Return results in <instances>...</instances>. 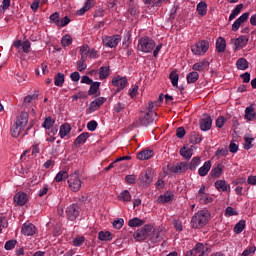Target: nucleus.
Instances as JSON below:
<instances>
[{
	"mask_svg": "<svg viewBox=\"0 0 256 256\" xmlns=\"http://www.w3.org/2000/svg\"><path fill=\"white\" fill-rule=\"evenodd\" d=\"M225 49H227L225 38L219 37L216 41V51H218V53H225Z\"/></svg>",
	"mask_w": 256,
	"mask_h": 256,
	"instance_id": "nucleus-22",
	"label": "nucleus"
},
{
	"mask_svg": "<svg viewBox=\"0 0 256 256\" xmlns=\"http://www.w3.org/2000/svg\"><path fill=\"white\" fill-rule=\"evenodd\" d=\"M191 51L193 55H205L209 51V42L206 40H201L195 45L191 46Z\"/></svg>",
	"mask_w": 256,
	"mask_h": 256,
	"instance_id": "nucleus-5",
	"label": "nucleus"
},
{
	"mask_svg": "<svg viewBox=\"0 0 256 256\" xmlns=\"http://www.w3.org/2000/svg\"><path fill=\"white\" fill-rule=\"evenodd\" d=\"M235 215H239V213L235 209H233V207L229 206L226 208L225 210L226 217H233Z\"/></svg>",
	"mask_w": 256,
	"mask_h": 256,
	"instance_id": "nucleus-55",
	"label": "nucleus"
},
{
	"mask_svg": "<svg viewBox=\"0 0 256 256\" xmlns=\"http://www.w3.org/2000/svg\"><path fill=\"white\" fill-rule=\"evenodd\" d=\"M236 67L240 71H245L246 69H249V62L245 58H239L236 61Z\"/></svg>",
	"mask_w": 256,
	"mask_h": 256,
	"instance_id": "nucleus-27",
	"label": "nucleus"
},
{
	"mask_svg": "<svg viewBox=\"0 0 256 256\" xmlns=\"http://www.w3.org/2000/svg\"><path fill=\"white\" fill-rule=\"evenodd\" d=\"M196 11L198 12V15H201V17H205V15H207V3L206 2L198 3Z\"/></svg>",
	"mask_w": 256,
	"mask_h": 256,
	"instance_id": "nucleus-30",
	"label": "nucleus"
},
{
	"mask_svg": "<svg viewBox=\"0 0 256 256\" xmlns=\"http://www.w3.org/2000/svg\"><path fill=\"white\" fill-rule=\"evenodd\" d=\"M69 133H71V125H69L68 123L63 124L60 127V131H59V135L61 139H65V137H67Z\"/></svg>",
	"mask_w": 256,
	"mask_h": 256,
	"instance_id": "nucleus-26",
	"label": "nucleus"
},
{
	"mask_svg": "<svg viewBox=\"0 0 256 256\" xmlns=\"http://www.w3.org/2000/svg\"><path fill=\"white\" fill-rule=\"evenodd\" d=\"M125 181L126 183H128L129 185H133V183H135V181H137V176L135 175H127L125 177Z\"/></svg>",
	"mask_w": 256,
	"mask_h": 256,
	"instance_id": "nucleus-60",
	"label": "nucleus"
},
{
	"mask_svg": "<svg viewBox=\"0 0 256 256\" xmlns=\"http://www.w3.org/2000/svg\"><path fill=\"white\" fill-rule=\"evenodd\" d=\"M190 141L191 143H194V144L200 143L201 141H203V136L193 132L191 134Z\"/></svg>",
	"mask_w": 256,
	"mask_h": 256,
	"instance_id": "nucleus-48",
	"label": "nucleus"
},
{
	"mask_svg": "<svg viewBox=\"0 0 256 256\" xmlns=\"http://www.w3.org/2000/svg\"><path fill=\"white\" fill-rule=\"evenodd\" d=\"M151 157H153L152 150H142L137 155V159L140 161H147V159H151Z\"/></svg>",
	"mask_w": 256,
	"mask_h": 256,
	"instance_id": "nucleus-24",
	"label": "nucleus"
},
{
	"mask_svg": "<svg viewBox=\"0 0 256 256\" xmlns=\"http://www.w3.org/2000/svg\"><path fill=\"white\" fill-rule=\"evenodd\" d=\"M57 21H59V13L54 12L52 15H50V23H55V25H57Z\"/></svg>",
	"mask_w": 256,
	"mask_h": 256,
	"instance_id": "nucleus-63",
	"label": "nucleus"
},
{
	"mask_svg": "<svg viewBox=\"0 0 256 256\" xmlns=\"http://www.w3.org/2000/svg\"><path fill=\"white\" fill-rule=\"evenodd\" d=\"M187 82L188 83H195L199 79V73L194 71L187 74Z\"/></svg>",
	"mask_w": 256,
	"mask_h": 256,
	"instance_id": "nucleus-43",
	"label": "nucleus"
},
{
	"mask_svg": "<svg viewBox=\"0 0 256 256\" xmlns=\"http://www.w3.org/2000/svg\"><path fill=\"white\" fill-rule=\"evenodd\" d=\"M119 41H121V36L119 35H114V36H106L103 39V43L104 45H106V47H115L116 45H119Z\"/></svg>",
	"mask_w": 256,
	"mask_h": 256,
	"instance_id": "nucleus-11",
	"label": "nucleus"
},
{
	"mask_svg": "<svg viewBox=\"0 0 256 256\" xmlns=\"http://www.w3.org/2000/svg\"><path fill=\"white\" fill-rule=\"evenodd\" d=\"M169 79L171 80L173 87H177L179 83V74H177L175 71H172L169 75Z\"/></svg>",
	"mask_w": 256,
	"mask_h": 256,
	"instance_id": "nucleus-44",
	"label": "nucleus"
},
{
	"mask_svg": "<svg viewBox=\"0 0 256 256\" xmlns=\"http://www.w3.org/2000/svg\"><path fill=\"white\" fill-rule=\"evenodd\" d=\"M215 187L217 191L229 192L231 190V186H229L225 180L216 181Z\"/></svg>",
	"mask_w": 256,
	"mask_h": 256,
	"instance_id": "nucleus-21",
	"label": "nucleus"
},
{
	"mask_svg": "<svg viewBox=\"0 0 256 256\" xmlns=\"http://www.w3.org/2000/svg\"><path fill=\"white\" fill-rule=\"evenodd\" d=\"M164 236H165V231H163L160 228H156V229L152 228V231L150 232V235H149L150 241L152 243H161V241H163Z\"/></svg>",
	"mask_w": 256,
	"mask_h": 256,
	"instance_id": "nucleus-9",
	"label": "nucleus"
},
{
	"mask_svg": "<svg viewBox=\"0 0 256 256\" xmlns=\"http://www.w3.org/2000/svg\"><path fill=\"white\" fill-rule=\"evenodd\" d=\"M124 224H125V220H123V218H119L113 221L114 229H121Z\"/></svg>",
	"mask_w": 256,
	"mask_h": 256,
	"instance_id": "nucleus-57",
	"label": "nucleus"
},
{
	"mask_svg": "<svg viewBox=\"0 0 256 256\" xmlns=\"http://www.w3.org/2000/svg\"><path fill=\"white\" fill-rule=\"evenodd\" d=\"M99 87H101V82H92L88 90V95H95L99 91Z\"/></svg>",
	"mask_w": 256,
	"mask_h": 256,
	"instance_id": "nucleus-36",
	"label": "nucleus"
},
{
	"mask_svg": "<svg viewBox=\"0 0 256 256\" xmlns=\"http://www.w3.org/2000/svg\"><path fill=\"white\" fill-rule=\"evenodd\" d=\"M53 125H55V120H53V118H51V117H48L45 119L42 127H44V129L49 130V129H51V127H53Z\"/></svg>",
	"mask_w": 256,
	"mask_h": 256,
	"instance_id": "nucleus-49",
	"label": "nucleus"
},
{
	"mask_svg": "<svg viewBox=\"0 0 256 256\" xmlns=\"http://www.w3.org/2000/svg\"><path fill=\"white\" fill-rule=\"evenodd\" d=\"M72 43H73V38H71V36L66 35L62 37V40H61L62 47H69V45H71Z\"/></svg>",
	"mask_w": 256,
	"mask_h": 256,
	"instance_id": "nucleus-50",
	"label": "nucleus"
},
{
	"mask_svg": "<svg viewBox=\"0 0 256 256\" xmlns=\"http://www.w3.org/2000/svg\"><path fill=\"white\" fill-rule=\"evenodd\" d=\"M81 178H79V170H75L68 176V187L73 193H78L81 190L82 185Z\"/></svg>",
	"mask_w": 256,
	"mask_h": 256,
	"instance_id": "nucleus-2",
	"label": "nucleus"
},
{
	"mask_svg": "<svg viewBox=\"0 0 256 256\" xmlns=\"http://www.w3.org/2000/svg\"><path fill=\"white\" fill-rule=\"evenodd\" d=\"M63 83H65V75L63 73L56 74L54 78V84L56 87H63Z\"/></svg>",
	"mask_w": 256,
	"mask_h": 256,
	"instance_id": "nucleus-32",
	"label": "nucleus"
},
{
	"mask_svg": "<svg viewBox=\"0 0 256 256\" xmlns=\"http://www.w3.org/2000/svg\"><path fill=\"white\" fill-rule=\"evenodd\" d=\"M245 119L248 121H253L256 119V113H255V107L253 105H250L245 110Z\"/></svg>",
	"mask_w": 256,
	"mask_h": 256,
	"instance_id": "nucleus-23",
	"label": "nucleus"
},
{
	"mask_svg": "<svg viewBox=\"0 0 256 256\" xmlns=\"http://www.w3.org/2000/svg\"><path fill=\"white\" fill-rule=\"evenodd\" d=\"M14 202L20 207H23L27 203V194L24 192H18L14 196Z\"/></svg>",
	"mask_w": 256,
	"mask_h": 256,
	"instance_id": "nucleus-18",
	"label": "nucleus"
},
{
	"mask_svg": "<svg viewBox=\"0 0 256 256\" xmlns=\"http://www.w3.org/2000/svg\"><path fill=\"white\" fill-rule=\"evenodd\" d=\"M180 155L182 157H184V159H191V157H193V150L187 148V147H183L182 149H180Z\"/></svg>",
	"mask_w": 256,
	"mask_h": 256,
	"instance_id": "nucleus-34",
	"label": "nucleus"
},
{
	"mask_svg": "<svg viewBox=\"0 0 256 256\" xmlns=\"http://www.w3.org/2000/svg\"><path fill=\"white\" fill-rule=\"evenodd\" d=\"M91 0H86L84 6L77 11V15H85L91 9Z\"/></svg>",
	"mask_w": 256,
	"mask_h": 256,
	"instance_id": "nucleus-41",
	"label": "nucleus"
},
{
	"mask_svg": "<svg viewBox=\"0 0 256 256\" xmlns=\"http://www.w3.org/2000/svg\"><path fill=\"white\" fill-rule=\"evenodd\" d=\"M23 129H24L23 127L15 124L12 128V137H15V138L19 137L21 135V131H23Z\"/></svg>",
	"mask_w": 256,
	"mask_h": 256,
	"instance_id": "nucleus-47",
	"label": "nucleus"
},
{
	"mask_svg": "<svg viewBox=\"0 0 256 256\" xmlns=\"http://www.w3.org/2000/svg\"><path fill=\"white\" fill-rule=\"evenodd\" d=\"M200 164H201V158L200 157H194L191 160L190 165H189L190 171H195V169H197Z\"/></svg>",
	"mask_w": 256,
	"mask_h": 256,
	"instance_id": "nucleus-39",
	"label": "nucleus"
},
{
	"mask_svg": "<svg viewBox=\"0 0 256 256\" xmlns=\"http://www.w3.org/2000/svg\"><path fill=\"white\" fill-rule=\"evenodd\" d=\"M223 173V165L218 164L215 168L211 170L212 177H221V174Z\"/></svg>",
	"mask_w": 256,
	"mask_h": 256,
	"instance_id": "nucleus-42",
	"label": "nucleus"
},
{
	"mask_svg": "<svg viewBox=\"0 0 256 256\" xmlns=\"http://www.w3.org/2000/svg\"><path fill=\"white\" fill-rule=\"evenodd\" d=\"M247 19H249V12L243 13L237 20L243 25Z\"/></svg>",
	"mask_w": 256,
	"mask_h": 256,
	"instance_id": "nucleus-64",
	"label": "nucleus"
},
{
	"mask_svg": "<svg viewBox=\"0 0 256 256\" xmlns=\"http://www.w3.org/2000/svg\"><path fill=\"white\" fill-rule=\"evenodd\" d=\"M129 227H141L145 225V220L139 218H133L128 222Z\"/></svg>",
	"mask_w": 256,
	"mask_h": 256,
	"instance_id": "nucleus-33",
	"label": "nucleus"
},
{
	"mask_svg": "<svg viewBox=\"0 0 256 256\" xmlns=\"http://www.w3.org/2000/svg\"><path fill=\"white\" fill-rule=\"evenodd\" d=\"M128 80L126 77L117 76L113 78L112 85L118 87V91L123 90L124 87H127Z\"/></svg>",
	"mask_w": 256,
	"mask_h": 256,
	"instance_id": "nucleus-13",
	"label": "nucleus"
},
{
	"mask_svg": "<svg viewBox=\"0 0 256 256\" xmlns=\"http://www.w3.org/2000/svg\"><path fill=\"white\" fill-rule=\"evenodd\" d=\"M205 67H209V61H207V60H203V61L195 63L193 65L192 69L194 71H203V69H205Z\"/></svg>",
	"mask_w": 256,
	"mask_h": 256,
	"instance_id": "nucleus-31",
	"label": "nucleus"
},
{
	"mask_svg": "<svg viewBox=\"0 0 256 256\" xmlns=\"http://www.w3.org/2000/svg\"><path fill=\"white\" fill-rule=\"evenodd\" d=\"M171 199H173L171 194H164L163 196H160L158 198V203H169V201H171Z\"/></svg>",
	"mask_w": 256,
	"mask_h": 256,
	"instance_id": "nucleus-56",
	"label": "nucleus"
},
{
	"mask_svg": "<svg viewBox=\"0 0 256 256\" xmlns=\"http://www.w3.org/2000/svg\"><path fill=\"white\" fill-rule=\"evenodd\" d=\"M98 239L100 241H111L113 239V234L109 231H100L98 233Z\"/></svg>",
	"mask_w": 256,
	"mask_h": 256,
	"instance_id": "nucleus-29",
	"label": "nucleus"
},
{
	"mask_svg": "<svg viewBox=\"0 0 256 256\" xmlns=\"http://www.w3.org/2000/svg\"><path fill=\"white\" fill-rule=\"evenodd\" d=\"M243 9V4H239L237 5L231 12L230 16H229V21H233V19H235V17H237V15H239L241 13V10Z\"/></svg>",
	"mask_w": 256,
	"mask_h": 256,
	"instance_id": "nucleus-37",
	"label": "nucleus"
},
{
	"mask_svg": "<svg viewBox=\"0 0 256 256\" xmlns=\"http://www.w3.org/2000/svg\"><path fill=\"white\" fill-rule=\"evenodd\" d=\"M71 23V19L69 17H64L61 20L57 21V27H65Z\"/></svg>",
	"mask_w": 256,
	"mask_h": 256,
	"instance_id": "nucleus-54",
	"label": "nucleus"
},
{
	"mask_svg": "<svg viewBox=\"0 0 256 256\" xmlns=\"http://www.w3.org/2000/svg\"><path fill=\"white\" fill-rule=\"evenodd\" d=\"M207 251V247L201 243H197L192 250L186 252L185 256H203Z\"/></svg>",
	"mask_w": 256,
	"mask_h": 256,
	"instance_id": "nucleus-10",
	"label": "nucleus"
},
{
	"mask_svg": "<svg viewBox=\"0 0 256 256\" xmlns=\"http://www.w3.org/2000/svg\"><path fill=\"white\" fill-rule=\"evenodd\" d=\"M89 45L87 44H84L81 48H80V55H81V58L83 59H87V57H89Z\"/></svg>",
	"mask_w": 256,
	"mask_h": 256,
	"instance_id": "nucleus-46",
	"label": "nucleus"
},
{
	"mask_svg": "<svg viewBox=\"0 0 256 256\" xmlns=\"http://www.w3.org/2000/svg\"><path fill=\"white\" fill-rule=\"evenodd\" d=\"M210 219L211 213L209 212V210H200L197 213H195L194 216L192 217L191 225L193 229H201L209 223Z\"/></svg>",
	"mask_w": 256,
	"mask_h": 256,
	"instance_id": "nucleus-1",
	"label": "nucleus"
},
{
	"mask_svg": "<svg viewBox=\"0 0 256 256\" xmlns=\"http://www.w3.org/2000/svg\"><path fill=\"white\" fill-rule=\"evenodd\" d=\"M99 77H100V79H107V77H109V67H107V66L100 67Z\"/></svg>",
	"mask_w": 256,
	"mask_h": 256,
	"instance_id": "nucleus-45",
	"label": "nucleus"
},
{
	"mask_svg": "<svg viewBox=\"0 0 256 256\" xmlns=\"http://www.w3.org/2000/svg\"><path fill=\"white\" fill-rule=\"evenodd\" d=\"M245 229V220H240L235 226H234V233L236 235H239V233H243V230Z\"/></svg>",
	"mask_w": 256,
	"mask_h": 256,
	"instance_id": "nucleus-40",
	"label": "nucleus"
},
{
	"mask_svg": "<svg viewBox=\"0 0 256 256\" xmlns=\"http://www.w3.org/2000/svg\"><path fill=\"white\" fill-rule=\"evenodd\" d=\"M187 169H188L187 163L180 162V163H177L176 165L170 166L169 171L171 173H185Z\"/></svg>",
	"mask_w": 256,
	"mask_h": 256,
	"instance_id": "nucleus-17",
	"label": "nucleus"
},
{
	"mask_svg": "<svg viewBox=\"0 0 256 256\" xmlns=\"http://www.w3.org/2000/svg\"><path fill=\"white\" fill-rule=\"evenodd\" d=\"M155 49V40L149 37H143L139 39L138 51L142 53H151Z\"/></svg>",
	"mask_w": 256,
	"mask_h": 256,
	"instance_id": "nucleus-3",
	"label": "nucleus"
},
{
	"mask_svg": "<svg viewBox=\"0 0 256 256\" xmlns=\"http://www.w3.org/2000/svg\"><path fill=\"white\" fill-rule=\"evenodd\" d=\"M85 243V237L79 236L73 239V245L74 247H81Z\"/></svg>",
	"mask_w": 256,
	"mask_h": 256,
	"instance_id": "nucleus-53",
	"label": "nucleus"
},
{
	"mask_svg": "<svg viewBox=\"0 0 256 256\" xmlns=\"http://www.w3.org/2000/svg\"><path fill=\"white\" fill-rule=\"evenodd\" d=\"M249 38L247 36H240L239 38L234 40V45L236 49L243 48L247 45Z\"/></svg>",
	"mask_w": 256,
	"mask_h": 256,
	"instance_id": "nucleus-25",
	"label": "nucleus"
},
{
	"mask_svg": "<svg viewBox=\"0 0 256 256\" xmlns=\"http://www.w3.org/2000/svg\"><path fill=\"white\" fill-rule=\"evenodd\" d=\"M125 103L118 102L114 105V111L115 113H123L125 111Z\"/></svg>",
	"mask_w": 256,
	"mask_h": 256,
	"instance_id": "nucleus-52",
	"label": "nucleus"
},
{
	"mask_svg": "<svg viewBox=\"0 0 256 256\" xmlns=\"http://www.w3.org/2000/svg\"><path fill=\"white\" fill-rule=\"evenodd\" d=\"M87 139H89V132H84L75 139L74 145H83V143H86Z\"/></svg>",
	"mask_w": 256,
	"mask_h": 256,
	"instance_id": "nucleus-28",
	"label": "nucleus"
},
{
	"mask_svg": "<svg viewBox=\"0 0 256 256\" xmlns=\"http://www.w3.org/2000/svg\"><path fill=\"white\" fill-rule=\"evenodd\" d=\"M206 187L205 185H202L200 189L198 190L196 199L200 202L203 203L204 205H207L209 203H213V197H211L207 192H205Z\"/></svg>",
	"mask_w": 256,
	"mask_h": 256,
	"instance_id": "nucleus-6",
	"label": "nucleus"
},
{
	"mask_svg": "<svg viewBox=\"0 0 256 256\" xmlns=\"http://www.w3.org/2000/svg\"><path fill=\"white\" fill-rule=\"evenodd\" d=\"M213 125V120L211 119V116L205 115L200 120V129L201 131H209L211 129V126Z\"/></svg>",
	"mask_w": 256,
	"mask_h": 256,
	"instance_id": "nucleus-14",
	"label": "nucleus"
},
{
	"mask_svg": "<svg viewBox=\"0 0 256 256\" xmlns=\"http://www.w3.org/2000/svg\"><path fill=\"white\" fill-rule=\"evenodd\" d=\"M244 140H245V143H246L244 145V149H247V150L251 149L253 147V144H251V143H253V138L244 137Z\"/></svg>",
	"mask_w": 256,
	"mask_h": 256,
	"instance_id": "nucleus-59",
	"label": "nucleus"
},
{
	"mask_svg": "<svg viewBox=\"0 0 256 256\" xmlns=\"http://www.w3.org/2000/svg\"><path fill=\"white\" fill-rule=\"evenodd\" d=\"M15 245H17V240H9L5 243L6 251H11V249H15Z\"/></svg>",
	"mask_w": 256,
	"mask_h": 256,
	"instance_id": "nucleus-58",
	"label": "nucleus"
},
{
	"mask_svg": "<svg viewBox=\"0 0 256 256\" xmlns=\"http://www.w3.org/2000/svg\"><path fill=\"white\" fill-rule=\"evenodd\" d=\"M85 61H87V58H81L78 62H77V69L78 71H85V69H87V65L85 64Z\"/></svg>",
	"mask_w": 256,
	"mask_h": 256,
	"instance_id": "nucleus-51",
	"label": "nucleus"
},
{
	"mask_svg": "<svg viewBox=\"0 0 256 256\" xmlns=\"http://www.w3.org/2000/svg\"><path fill=\"white\" fill-rule=\"evenodd\" d=\"M21 233L22 235H26L27 237H33V235L37 233V228L32 223L23 224Z\"/></svg>",
	"mask_w": 256,
	"mask_h": 256,
	"instance_id": "nucleus-12",
	"label": "nucleus"
},
{
	"mask_svg": "<svg viewBox=\"0 0 256 256\" xmlns=\"http://www.w3.org/2000/svg\"><path fill=\"white\" fill-rule=\"evenodd\" d=\"M185 128L183 127H179L176 130V136L178 137V139H183V137H185Z\"/></svg>",
	"mask_w": 256,
	"mask_h": 256,
	"instance_id": "nucleus-61",
	"label": "nucleus"
},
{
	"mask_svg": "<svg viewBox=\"0 0 256 256\" xmlns=\"http://www.w3.org/2000/svg\"><path fill=\"white\" fill-rule=\"evenodd\" d=\"M153 121H155V119H153V114L150 112H147L144 116H140L139 118L140 124L144 127H147V125H150V123H153Z\"/></svg>",
	"mask_w": 256,
	"mask_h": 256,
	"instance_id": "nucleus-19",
	"label": "nucleus"
},
{
	"mask_svg": "<svg viewBox=\"0 0 256 256\" xmlns=\"http://www.w3.org/2000/svg\"><path fill=\"white\" fill-rule=\"evenodd\" d=\"M81 211V208H79V205L72 204L67 207L66 209V215L69 219V221H75L79 217V213Z\"/></svg>",
	"mask_w": 256,
	"mask_h": 256,
	"instance_id": "nucleus-8",
	"label": "nucleus"
},
{
	"mask_svg": "<svg viewBox=\"0 0 256 256\" xmlns=\"http://www.w3.org/2000/svg\"><path fill=\"white\" fill-rule=\"evenodd\" d=\"M151 231H153V226L146 224L141 229L134 232L133 237L136 241H145L149 237Z\"/></svg>",
	"mask_w": 256,
	"mask_h": 256,
	"instance_id": "nucleus-4",
	"label": "nucleus"
},
{
	"mask_svg": "<svg viewBox=\"0 0 256 256\" xmlns=\"http://www.w3.org/2000/svg\"><path fill=\"white\" fill-rule=\"evenodd\" d=\"M88 131H95L97 129V121L92 120L87 124Z\"/></svg>",
	"mask_w": 256,
	"mask_h": 256,
	"instance_id": "nucleus-62",
	"label": "nucleus"
},
{
	"mask_svg": "<svg viewBox=\"0 0 256 256\" xmlns=\"http://www.w3.org/2000/svg\"><path fill=\"white\" fill-rule=\"evenodd\" d=\"M27 123H29V114L27 112H22L20 116H18L15 124L22 127V129H25Z\"/></svg>",
	"mask_w": 256,
	"mask_h": 256,
	"instance_id": "nucleus-16",
	"label": "nucleus"
},
{
	"mask_svg": "<svg viewBox=\"0 0 256 256\" xmlns=\"http://www.w3.org/2000/svg\"><path fill=\"white\" fill-rule=\"evenodd\" d=\"M105 101H107V98L105 97H99L96 100L92 101L89 106L90 113L97 111V109H99V107H101V105H103Z\"/></svg>",
	"mask_w": 256,
	"mask_h": 256,
	"instance_id": "nucleus-15",
	"label": "nucleus"
},
{
	"mask_svg": "<svg viewBox=\"0 0 256 256\" xmlns=\"http://www.w3.org/2000/svg\"><path fill=\"white\" fill-rule=\"evenodd\" d=\"M119 201H123L124 203H127L131 201V193H129L128 190H124L120 193L118 196Z\"/></svg>",
	"mask_w": 256,
	"mask_h": 256,
	"instance_id": "nucleus-35",
	"label": "nucleus"
},
{
	"mask_svg": "<svg viewBox=\"0 0 256 256\" xmlns=\"http://www.w3.org/2000/svg\"><path fill=\"white\" fill-rule=\"evenodd\" d=\"M64 179H69V173L67 171H60L55 177L56 183H61Z\"/></svg>",
	"mask_w": 256,
	"mask_h": 256,
	"instance_id": "nucleus-38",
	"label": "nucleus"
},
{
	"mask_svg": "<svg viewBox=\"0 0 256 256\" xmlns=\"http://www.w3.org/2000/svg\"><path fill=\"white\" fill-rule=\"evenodd\" d=\"M209 171H211V161L208 160L204 163L203 166H201L199 169H198V175L200 177H206V175L209 173Z\"/></svg>",
	"mask_w": 256,
	"mask_h": 256,
	"instance_id": "nucleus-20",
	"label": "nucleus"
},
{
	"mask_svg": "<svg viewBox=\"0 0 256 256\" xmlns=\"http://www.w3.org/2000/svg\"><path fill=\"white\" fill-rule=\"evenodd\" d=\"M139 182L142 187H149L153 183V172L151 169H147L140 175Z\"/></svg>",
	"mask_w": 256,
	"mask_h": 256,
	"instance_id": "nucleus-7",
	"label": "nucleus"
}]
</instances>
